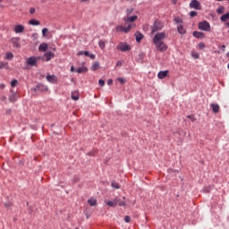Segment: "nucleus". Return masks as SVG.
I'll return each instance as SVG.
<instances>
[{"instance_id":"obj_30","label":"nucleus","mask_w":229,"mask_h":229,"mask_svg":"<svg viewBox=\"0 0 229 229\" xmlns=\"http://www.w3.org/2000/svg\"><path fill=\"white\" fill-rule=\"evenodd\" d=\"M6 60H13V54L12 52L6 53Z\"/></svg>"},{"instance_id":"obj_41","label":"nucleus","mask_w":229,"mask_h":229,"mask_svg":"<svg viewBox=\"0 0 229 229\" xmlns=\"http://www.w3.org/2000/svg\"><path fill=\"white\" fill-rule=\"evenodd\" d=\"M190 15H191V17H196V15H198V13L195 12V11H191V12L190 13Z\"/></svg>"},{"instance_id":"obj_32","label":"nucleus","mask_w":229,"mask_h":229,"mask_svg":"<svg viewBox=\"0 0 229 229\" xmlns=\"http://www.w3.org/2000/svg\"><path fill=\"white\" fill-rule=\"evenodd\" d=\"M191 56L192 58H195L196 60H198V58H199V54L198 52H191Z\"/></svg>"},{"instance_id":"obj_9","label":"nucleus","mask_w":229,"mask_h":229,"mask_svg":"<svg viewBox=\"0 0 229 229\" xmlns=\"http://www.w3.org/2000/svg\"><path fill=\"white\" fill-rule=\"evenodd\" d=\"M35 92H47V86H45L44 84H38L36 88H34Z\"/></svg>"},{"instance_id":"obj_39","label":"nucleus","mask_w":229,"mask_h":229,"mask_svg":"<svg viewBox=\"0 0 229 229\" xmlns=\"http://www.w3.org/2000/svg\"><path fill=\"white\" fill-rule=\"evenodd\" d=\"M118 81L120 83H122V85H124V83H126V80L123 79V78H118Z\"/></svg>"},{"instance_id":"obj_37","label":"nucleus","mask_w":229,"mask_h":229,"mask_svg":"<svg viewBox=\"0 0 229 229\" xmlns=\"http://www.w3.org/2000/svg\"><path fill=\"white\" fill-rule=\"evenodd\" d=\"M47 31H49V30H47V28H44V29L42 30V35H43V37H46V33H47Z\"/></svg>"},{"instance_id":"obj_52","label":"nucleus","mask_w":229,"mask_h":229,"mask_svg":"<svg viewBox=\"0 0 229 229\" xmlns=\"http://www.w3.org/2000/svg\"><path fill=\"white\" fill-rule=\"evenodd\" d=\"M74 71H75V70H74V66H72V67H71V72H74Z\"/></svg>"},{"instance_id":"obj_7","label":"nucleus","mask_w":229,"mask_h":229,"mask_svg":"<svg viewBox=\"0 0 229 229\" xmlns=\"http://www.w3.org/2000/svg\"><path fill=\"white\" fill-rule=\"evenodd\" d=\"M139 19V16L133 15V16H125L123 18V21L125 22V24H133L132 22H135Z\"/></svg>"},{"instance_id":"obj_51","label":"nucleus","mask_w":229,"mask_h":229,"mask_svg":"<svg viewBox=\"0 0 229 229\" xmlns=\"http://www.w3.org/2000/svg\"><path fill=\"white\" fill-rule=\"evenodd\" d=\"M225 49H226V46L222 45V51H225Z\"/></svg>"},{"instance_id":"obj_60","label":"nucleus","mask_w":229,"mask_h":229,"mask_svg":"<svg viewBox=\"0 0 229 229\" xmlns=\"http://www.w3.org/2000/svg\"><path fill=\"white\" fill-rule=\"evenodd\" d=\"M228 4H229V0H228Z\"/></svg>"},{"instance_id":"obj_40","label":"nucleus","mask_w":229,"mask_h":229,"mask_svg":"<svg viewBox=\"0 0 229 229\" xmlns=\"http://www.w3.org/2000/svg\"><path fill=\"white\" fill-rule=\"evenodd\" d=\"M124 221H125V223H130V221H131V217H130V216H126L124 217Z\"/></svg>"},{"instance_id":"obj_54","label":"nucleus","mask_w":229,"mask_h":229,"mask_svg":"<svg viewBox=\"0 0 229 229\" xmlns=\"http://www.w3.org/2000/svg\"><path fill=\"white\" fill-rule=\"evenodd\" d=\"M4 207H6V208H10L9 204H4Z\"/></svg>"},{"instance_id":"obj_45","label":"nucleus","mask_w":229,"mask_h":229,"mask_svg":"<svg viewBox=\"0 0 229 229\" xmlns=\"http://www.w3.org/2000/svg\"><path fill=\"white\" fill-rule=\"evenodd\" d=\"M35 12H37V10L35 8L31 7L30 9V13L33 14V13H35Z\"/></svg>"},{"instance_id":"obj_33","label":"nucleus","mask_w":229,"mask_h":229,"mask_svg":"<svg viewBox=\"0 0 229 229\" xmlns=\"http://www.w3.org/2000/svg\"><path fill=\"white\" fill-rule=\"evenodd\" d=\"M8 67V63L0 62V69H6Z\"/></svg>"},{"instance_id":"obj_58","label":"nucleus","mask_w":229,"mask_h":229,"mask_svg":"<svg viewBox=\"0 0 229 229\" xmlns=\"http://www.w3.org/2000/svg\"><path fill=\"white\" fill-rule=\"evenodd\" d=\"M123 200H125V199H126V198H125V197H123Z\"/></svg>"},{"instance_id":"obj_10","label":"nucleus","mask_w":229,"mask_h":229,"mask_svg":"<svg viewBox=\"0 0 229 229\" xmlns=\"http://www.w3.org/2000/svg\"><path fill=\"white\" fill-rule=\"evenodd\" d=\"M11 42L13 47H21V38H12Z\"/></svg>"},{"instance_id":"obj_23","label":"nucleus","mask_w":229,"mask_h":229,"mask_svg":"<svg viewBox=\"0 0 229 229\" xmlns=\"http://www.w3.org/2000/svg\"><path fill=\"white\" fill-rule=\"evenodd\" d=\"M38 51H47V43H42L39 45Z\"/></svg>"},{"instance_id":"obj_48","label":"nucleus","mask_w":229,"mask_h":229,"mask_svg":"<svg viewBox=\"0 0 229 229\" xmlns=\"http://www.w3.org/2000/svg\"><path fill=\"white\" fill-rule=\"evenodd\" d=\"M6 114L7 115H10V114H12V109H6Z\"/></svg>"},{"instance_id":"obj_34","label":"nucleus","mask_w":229,"mask_h":229,"mask_svg":"<svg viewBox=\"0 0 229 229\" xmlns=\"http://www.w3.org/2000/svg\"><path fill=\"white\" fill-rule=\"evenodd\" d=\"M126 13H127V16H130L131 15V13H133V8H129L126 10Z\"/></svg>"},{"instance_id":"obj_50","label":"nucleus","mask_w":229,"mask_h":229,"mask_svg":"<svg viewBox=\"0 0 229 229\" xmlns=\"http://www.w3.org/2000/svg\"><path fill=\"white\" fill-rule=\"evenodd\" d=\"M84 55H85V56H89V51H84Z\"/></svg>"},{"instance_id":"obj_15","label":"nucleus","mask_w":229,"mask_h":229,"mask_svg":"<svg viewBox=\"0 0 229 229\" xmlns=\"http://www.w3.org/2000/svg\"><path fill=\"white\" fill-rule=\"evenodd\" d=\"M193 37H195V38H205V33L199 31H193Z\"/></svg>"},{"instance_id":"obj_42","label":"nucleus","mask_w":229,"mask_h":229,"mask_svg":"<svg viewBox=\"0 0 229 229\" xmlns=\"http://www.w3.org/2000/svg\"><path fill=\"white\" fill-rule=\"evenodd\" d=\"M98 85H99L100 87H105V81L99 80V81H98Z\"/></svg>"},{"instance_id":"obj_43","label":"nucleus","mask_w":229,"mask_h":229,"mask_svg":"<svg viewBox=\"0 0 229 229\" xmlns=\"http://www.w3.org/2000/svg\"><path fill=\"white\" fill-rule=\"evenodd\" d=\"M199 49H205V43H199Z\"/></svg>"},{"instance_id":"obj_55","label":"nucleus","mask_w":229,"mask_h":229,"mask_svg":"<svg viewBox=\"0 0 229 229\" xmlns=\"http://www.w3.org/2000/svg\"><path fill=\"white\" fill-rule=\"evenodd\" d=\"M4 99H6V97L2 98V101H4Z\"/></svg>"},{"instance_id":"obj_3","label":"nucleus","mask_w":229,"mask_h":229,"mask_svg":"<svg viewBox=\"0 0 229 229\" xmlns=\"http://www.w3.org/2000/svg\"><path fill=\"white\" fill-rule=\"evenodd\" d=\"M38 60H40V57L31 56L26 59V64L29 67H37V64H38Z\"/></svg>"},{"instance_id":"obj_20","label":"nucleus","mask_w":229,"mask_h":229,"mask_svg":"<svg viewBox=\"0 0 229 229\" xmlns=\"http://www.w3.org/2000/svg\"><path fill=\"white\" fill-rule=\"evenodd\" d=\"M210 106L212 107L214 114H219V105L211 104Z\"/></svg>"},{"instance_id":"obj_11","label":"nucleus","mask_w":229,"mask_h":229,"mask_svg":"<svg viewBox=\"0 0 229 229\" xmlns=\"http://www.w3.org/2000/svg\"><path fill=\"white\" fill-rule=\"evenodd\" d=\"M114 203L119 205V207H126V201L121 199L119 197L114 198Z\"/></svg>"},{"instance_id":"obj_18","label":"nucleus","mask_w":229,"mask_h":229,"mask_svg":"<svg viewBox=\"0 0 229 229\" xmlns=\"http://www.w3.org/2000/svg\"><path fill=\"white\" fill-rule=\"evenodd\" d=\"M135 38L137 42H140V40H142V38H144V35H142V33H140V31H137L135 34Z\"/></svg>"},{"instance_id":"obj_17","label":"nucleus","mask_w":229,"mask_h":229,"mask_svg":"<svg viewBox=\"0 0 229 229\" xmlns=\"http://www.w3.org/2000/svg\"><path fill=\"white\" fill-rule=\"evenodd\" d=\"M47 80L49 81V83H56L57 81L56 76L55 75H47Z\"/></svg>"},{"instance_id":"obj_2","label":"nucleus","mask_w":229,"mask_h":229,"mask_svg":"<svg viewBox=\"0 0 229 229\" xmlns=\"http://www.w3.org/2000/svg\"><path fill=\"white\" fill-rule=\"evenodd\" d=\"M161 30H164V23L158 21H154L151 27V33H157V31H161Z\"/></svg>"},{"instance_id":"obj_47","label":"nucleus","mask_w":229,"mask_h":229,"mask_svg":"<svg viewBox=\"0 0 229 229\" xmlns=\"http://www.w3.org/2000/svg\"><path fill=\"white\" fill-rule=\"evenodd\" d=\"M112 83H114V81H112V79L107 81V85H112Z\"/></svg>"},{"instance_id":"obj_5","label":"nucleus","mask_w":229,"mask_h":229,"mask_svg":"<svg viewBox=\"0 0 229 229\" xmlns=\"http://www.w3.org/2000/svg\"><path fill=\"white\" fill-rule=\"evenodd\" d=\"M199 30L201 31H210V23L207 21H200L199 23Z\"/></svg>"},{"instance_id":"obj_24","label":"nucleus","mask_w":229,"mask_h":229,"mask_svg":"<svg viewBox=\"0 0 229 229\" xmlns=\"http://www.w3.org/2000/svg\"><path fill=\"white\" fill-rule=\"evenodd\" d=\"M220 21H222V22H226V21H229V12L225 14H223L220 17Z\"/></svg>"},{"instance_id":"obj_13","label":"nucleus","mask_w":229,"mask_h":229,"mask_svg":"<svg viewBox=\"0 0 229 229\" xmlns=\"http://www.w3.org/2000/svg\"><path fill=\"white\" fill-rule=\"evenodd\" d=\"M17 99H19V95L15 92L12 93L9 97V101L11 103H15V101H17Z\"/></svg>"},{"instance_id":"obj_56","label":"nucleus","mask_w":229,"mask_h":229,"mask_svg":"<svg viewBox=\"0 0 229 229\" xmlns=\"http://www.w3.org/2000/svg\"><path fill=\"white\" fill-rule=\"evenodd\" d=\"M81 3H85V1H89V0H81Z\"/></svg>"},{"instance_id":"obj_27","label":"nucleus","mask_w":229,"mask_h":229,"mask_svg":"<svg viewBox=\"0 0 229 229\" xmlns=\"http://www.w3.org/2000/svg\"><path fill=\"white\" fill-rule=\"evenodd\" d=\"M98 69H99V63L98 62L93 63V64L91 66V70L92 71H98Z\"/></svg>"},{"instance_id":"obj_49","label":"nucleus","mask_w":229,"mask_h":229,"mask_svg":"<svg viewBox=\"0 0 229 229\" xmlns=\"http://www.w3.org/2000/svg\"><path fill=\"white\" fill-rule=\"evenodd\" d=\"M78 56H81V55H84V52L83 51H80V52H78Z\"/></svg>"},{"instance_id":"obj_1","label":"nucleus","mask_w":229,"mask_h":229,"mask_svg":"<svg viewBox=\"0 0 229 229\" xmlns=\"http://www.w3.org/2000/svg\"><path fill=\"white\" fill-rule=\"evenodd\" d=\"M165 38H167V34H165V32H157L154 36L153 42L157 51H160V53H165V51H167V45L164 42Z\"/></svg>"},{"instance_id":"obj_8","label":"nucleus","mask_w":229,"mask_h":229,"mask_svg":"<svg viewBox=\"0 0 229 229\" xmlns=\"http://www.w3.org/2000/svg\"><path fill=\"white\" fill-rule=\"evenodd\" d=\"M190 8H194L195 10H201V4L198 0H192L190 3Z\"/></svg>"},{"instance_id":"obj_6","label":"nucleus","mask_w":229,"mask_h":229,"mask_svg":"<svg viewBox=\"0 0 229 229\" xmlns=\"http://www.w3.org/2000/svg\"><path fill=\"white\" fill-rule=\"evenodd\" d=\"M131 28H135V24H129L127 27L123 26H117L116 31L123 32V33H129V31L131 30Z\"/></svg>"},{"instance_id":"obj_57","label":"nucleus","mask_w":229,"mask_h":229,"mask_svg":"<svg viewBox=\"0 0 229 229\" xmlns=\"http://www.w3.org/2000/svg\"><path fill=\"white\" fill-rule=\"evenodd\" d=\"M227 28H229V21L226 23Z\"/></svg>"},{"instance_id":"obj_19","label":"nucleus","mask_w":229,"mask_h":229,"mask_svg":"<svg viewBox=\"0 0 229 229\" xmlns=\"http://www.w3.org/2000/svg\"><path fill=\"white\" fill-rule=\"evenodd\" d=\"M88 71H89V68H87L86 66H81L76 70V72H78V74H81L83 72H87Z\"/></svg>"},{"instance_id":"obj_38","label":"nucleus","mask_w":229,"mask_h":229,"mask_svg":"<svg viewBox=\"0 0 229 229\" xmlns=\"http://www.w3.org/2000/svg\"><path fill=\"white\" fill-rule=\"evenodd\" d=\"M98 46H99L100 49H103V48L105 47V43H104V41H99V42H98Z\"/></svg>"},{"instance_id":"obj_22","label":"nucleus","mask_w":229,"mask_h":229,"mask_svg":"<svg viewBox=\"0 0 229 229\" xmlns=\"http://www.w3.org/2000/svg\"><path fill=\"white\" fill-rule=\"evenodd\" d=\"M29 24L30 26H40V21L35 19L30 20Z\"/></svg>"},{"instance_id":"obj_26","label":"nucleus","mask_w":229,"mask_h":229,"mask_svg":"<svg viewBox=\"0 0 229 229\" xmlns=\"http://www.w3.org/2000/svg\"><path fill=\"white\" fill-rule=\"evenodd\" d=\"M72 99H73V101H78V99H80V95L78 94V92L72 93Z\"/></svg>"},{"instance_id":"obj_44","label":"nucleus","mask_w":229,"mask_h":229,"mask_svg":"<svg viewBox=\"0 0 229 229\" xmlns=\"http://www.w3.org/2000/svg\"><path fill=\"white\" fill-rule=\"evenodd\" d=\"M187 118L191 119L192 123H194V121H196V118H194L192 115H188Z\"/></svg>"},{"instance_id":"obj_21","label":"nucleus","mask_w":229,"mask_h":229,"mask_svg":"<svg viewBox=\"0 0 229 229\" xmlns=\"http://www.w3.org/2000/svg\"><path fill=\"white\" fill-rule=\"evenodd\" d=\"M88 203L90 205V207H96L98 205V200L94 198H90L88 199Z\"/></svg>"},{"instance_id":"obj_53","label":"nucleus","mask_w":229,"mask_h":229,"mask_svg":"<svg viewBox=\"0 0 229 229\" xmlns=\"http://www.w3.org/2000/svg\"><path fill=\"white\" fill-rule=\"evenodd\" d=\"M119 65H121V61H118L116 64V66H119Z\"/></svg>"},{"instance_id":"obj_35","label":"nucleus","mask_w":229,"mask_h":229,"mask_svg":"<svg viewBox=\"0 0 229 229\" xmlns=\"http://www.w3.org/2000/svg\"><path fill=\"white\" fill-rule=\"evenodd\" d=\"M19 83V81H17V80H13V81H12V82H11V86L12 87H17V84Z\"/></svg>"},{"instance_id":"obj_14","label":"nucleus","mask_w":229,"mask_h":229,"mask_svg":"<svg viewBox=\"0 0 229 229\" xmlns=\"http://www.w3.org/2000/svg\"><path fill=\"white\" fill-rule=\"evenodd\" d=\"M44 56L46 58V62H49L55 56V53H53V52H47L44 55Z\"/></svg>"},{"instance_id":"obj_12","label":"nucleus","mask_w":229,"mask_h":229,"mask_svg":"<svg viewBox=\"0 0 229 229\" xmlns=\"http://www.w3.org/2000/svg\"><path fill=\"white\" fill-rule=\"evenodd\" d=\"M24 30H25L24 25L19 24V25H16V26L14 27L13 31H14L15 33H24Z\"/></svg>"},{"instance_id":"obj_25","label":"nucleus","mask_w":229,"mask_h":229,"mask_svg":"<svg viewBox=\"0 0 229 229\" xmlns=\"http://www.w3.org/2000/svg\"><path fill=\"white\" fill-rule=\"evenodd\" d=\"M177 30H178V33H180L181 35H185V29H183L182 25H179L177 27Z\"/></svg>"},{"instance_id":"obj_31","label":"nucleus","mask_w":229,"mask_h":229,"mask_svg":"<svg viewBox=\"0 0 229 229\" xmlns=\"http://www.w3.org/2000/svg\"><path fill=\"white\" fill-rule=\"evenodd\" d=\"M111 187H113V189H121V185H119L116 182H113L111 183Z\"/></svg>"},{"instance_id":"obj_28","label":"nucleus","mask_w":229,"mask_h":229,"mask_svg":"<svg viewBox=\"0 0 229 229\" xmlns=\"http://www.w3.org/2000/svg\"><path fill=\"white\" fill-rule=\"evenodd\" d=\"M225 6H219L217 9H216V13H218V15H221L223 14V13L225 12Z\"/></svg>"},{"instance_id":"obj_4","label":"nucleus","mask_w":229,"mask_h":229,"mask_svg":"<svg viewBox=\"0 0 229 229\" xmlns=\"http://www.w3.org/2000/svg\"><path fill=\"white\" fill-rule=\"evenodd\" d=\"M116 49H118V51H122L123 53H124L126 51H130L131 49V47H130V45H128V43L126 42H121L116 47Z\"/></svg>"},{"instance_id":"obj_29","label":"nucleus","mask_w":229,"mask_h":229,"mask_svg":"<svg viewBox=\"0 0 229 229\" xmlns=\"http://www.w3.org/2000/svg\"><path fill=\"white\" fill-rule=\"evenodd\" d=\"M106 203L108 207H117V205L115 204V200H106Z\"/></svg>"},{"instance_id":"obj_16","label":"nucleus","mask_w":229,"mask_h":229,"mask_svg":"<svg viewBox=\"0 0 229 229\" xmlns=\"http://www.w3.org/2000/svg\"><path fill=\"white\" fill-rule=\"evenodd\" d=\"M167 74H169V71L159 72L157 74V78H159V80H164V78H165Z\"/></svg>"},{"instance_id":"obj_36","label":"nucleus","mask_w":229,"mask_h":229,"mask_svg":"<svg viewBox=\"0 0 229 229\" xmlns=\"http://www.w3.org/2000/svg\"><path fill=\"white\" fill-rule=\"evenodd\" d=\"M174 21L177 23V24H182V18H175L174 19Z\"/></svg>"},{"instance_id":"obj_46","label":"nucleus","mask_w":229,"mask_h":229,"mask_svg":"<svg viewBox=\"0 0 229 229\" xmlns=\"http://www.w3.org/2000/svg\"><path fill=\"white\" fill-rule=\"evenodd\" d=\"M89 58H91V60H95L96 59V55L94 54H89Z\"/></svg>"},{"instance_id":"obj_59","label":"nucleus","mask_w":229,"mask_h":229,"mask_svg":"<svg viewBox=\"0 0 229 229\" xmlns=\"http://www.w3.org/2000/svg\"><path fill=\"white\" fill-rule=\"evenodd\" d=\"M228 69H229V63H228V65H227Z\"/></svg>"}]
</instances>
